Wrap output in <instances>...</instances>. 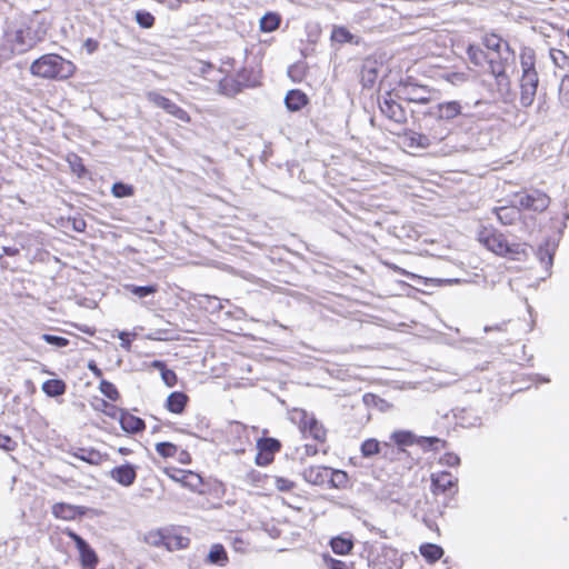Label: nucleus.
Here are the masks:
<instances>
[{
    "instance_id": "1",
    "label": "nucleus",
    "mask_w": 569,
    "mask_h": 569,
    "mask_svg": "<svg viewBox=\"0 0 569 569\" xmlns=\"http://www.w3.org/2000/svg\"><path fill=\"white\" fill-rule=\"evenodd\" d=\"M478 240L491 252L510 260L523 261L529 256L530 247L527 243L508 242L501 232L492 228H481L478 231Z\"/></svg>"
},
{
    "instance_id": "2",
    "label": "nucleus",
    "mask_w": 569,
    "mask_h": 569,
    "mask_svg": "<svg viewBox=\"0 0 569 569\" xmlns=\"http://www.w3.org/2000/svg\"><path fill=\"white\" fill-rule=\"evenodd\" d=\"M74 72V63L56 53L43 54L30 66V73L32 76L49 80H67Z\"/></svg>"
},
{
    "instance_id": "3",
    "label": "nucleus",
    "mask_w": 569,
    "mask_h": 569,
    "mask_svg": "<svg viewBox=\"0 0 569 569\" xmlns=\"http://www.w3.org/2000/svg\"><path fill=\"white\" fill-rule=\"evenodd\" d=\"M368 559L378 569H400L402 565L398 550L385 543L372 546Z\"/></svg>"
},
{
    "instance_id": "4",
    "label": "nucleus",
    "mask_w": 569,
    "mask_h": 569,
    "mask_svg": "<svg viewBox=\"0 0 569 569\" xmlns=\"http://www.w3.org/2000/svg\"><path fill=\"white\" fill-rule=\"evenodd\" d=\"M292 420L298 425L303 437H311L319 442H323L326 440V429L316 419L313 413H309L303 409H296L292 412Z\"/></svg>"
},
{
    "instance_id": "5",
    "label": "nucleus",
    "mask_w": 569,
    "mask_h": 569,
    "mask_svg": "<svg viewBox=\"0 0 569 569\" xmlns=\"http://www.w3.org/2000/svg\"><path fill=\"white\" fill-rule=\"evenodd\" d=\"M513 202L520 210L543 212L550 204V198L540 190H531L530 192H517Z\"/></svg>"
},
{
    "instance_id": "6",
    "label": "nucleus",
    "mask_w": 569,
    "mask_h": 569,
    "mask_svg": "<svg viewBox=\"0 0 569 569\" xmlns=\"http://www.w3.org/2000/svg\"><path fill=\"white\" fill-rule=\"evenodd\" d=\"M232 59H228L222 63V67L219 70L220 72L226 73V76L219 79L218 90L221 94L227 97L236 96L241 91L242 88V83L239 80L228 76L232 69Z\"/></svg>"
},
{
    "instance_id": "7",
    "label": "nucleus",
    "mask_w": 569,
    "mask_h": 569,
    "mask_svg": "<svg viewBox=\"0 0 569 569\" xmlns=\"http://www.w3.org/2000/svg\"><path fill=\"white\" fill-rule=\"evenodd\" d=\"M400 98L420 104H426L431 101L432 91L426 86L407 83L400 90Z\"/></svg>"
},
{
    "instance_id": "8",
    "label": "nucleus",
    "mask_w": 569,
    "mask_h": 569,
    "mask_svg": "<svg viewBox=\"0 0 569 569\" xmlns=\"http://www.w3.org/2000/svg\"><path fill=\"white\" fill-rule=\"evenodd\" d=\"M429 114L447 122L462 114V106L457 100L443 101L432 107Z\"/></svg>"
},
{
    "instance_id": "9",
    "label": "nucleus",
    "mask_w": 569,
    "mask_h": 569,
    "mask_svg": "<svg viewBox=\"0 0 569 569\" xmlns=\"http://www.w3.org/2000/svg\"><path fill=\"white\" fill-rule=\"evenodd\" d=\"M380 111L390 120L397 123H405L407 121V114L401 104L391 98H383L379 102Z\"/></svg>"
},
{
    "instance_id": "10",
    "label": "nucleus",
    "mask_w": 569,
    "mask_h": 569,
    "mask_svg": "<svg viewBox=\"0 0 569 569\" xmlns=\"http://www.w3.org/2000/svg\"><path fill=\"white\" fill-rule=\"evenodd\" d=\"M8 41L12 43L14 50L23 52L33 44L30 31L24 28H18L7 31Z\"/></svg>"
},
{
    "instance_id": "11",
    "label": "nucleus",
    "mask_w": 569,
    "mask_h": 569,
    "mask_svg": "<svg viewBox=\"0 0 569 569\" xmlns=\"http://www.w3.org/2000/svg\"><path fill=\"white\" fill-rule=\"evenodd\" d=\"M110 478L123 487H130L137 478L136 467L130 463L114 467L110 471Z\"/></svg>"
},
{
    "instance_id": "12",
    "label": "nucleus",
    "mask_w": 569,
    "mask_h": 569,
    "mask_svg": "<svg viewBox=\"0 0 569 569\" xmlns=\"http://www.w3.org/2000/svg\"><path fill=\"white\" fill-rule=\"evenodd\" d=\"M427 133L435 146L449 138L451 131L445 121L433 117V119L427 126Z\"/></svg>"
},
{
    "instance_id": "13",
    "label": "nucleus",
    "mask_w": 569,
    "mask_h": 569,
    "mask_svg": "<svg viewBox=\"0 0 569 569\" xmlns=\"http://www.w3.org/2000/svg\"><path fill=\"white\" fill-rule=\"evenodd\" d=\"M457 478L448 471L433 472L431 475V487L435 493H446L456 487Z\"/></svg>"
},
{
    "instance_id": "14",
    "label": "nucleus",
    "mask_w": 569,
    "mask_h": 569,
    "mask_svg": "<svg viewBox=\"0 0 569 569\" xmlns=\"http://www.w3.org/2000/svg\"><path fill=\"white\" fill-rule=\"evenodd\" d=\"M330 468L323 466H312L302 471L303 479L313 486H323L328 482Z\"/></svg>"
},
{
    "instance_id": "15",
    "label": "nucleus",
    "mask_w": 569,
    "mask_h": 569,
    "mask_svg": "<svg viewBox=\"0 0 569 569\" xmlns=\"http://www.w3.org/2000/svg\"><path fill=\"white\" fill-rule=\"evenodd\" d=\"M119 422L121 428L129 433H137L144 429V421L127 411L120 410Z\"/></svg>"
},
{
    "instance_id": "16",
    "label": "nucleus",
    "mask_w": 569,
    "mask_h": 569,
    "mask_svg": "<svg viewBox=\"0 0 569 569\" xmlns=\"http://www.w3.org/2000/svg\"><path fill=\"white\" fill-rule=\"evenodd\" d=\"M498 220L506 226L513 224L520 218V208L513 202L512 206L495 208Z\"/></svg>"
},
{
    "instance_id": "17",
    "label": "nucleus",
    "mask_w": 569,
    "mask_h": 569,
    "mask_svg": "<svg viewBox=\"0 0 569 569\" xmlns=\"http://www.w3.org/2000/svg\"><path fill=\"white\" fill-rule=\"evenodd\" d=\"M52 515L63 520H73L78 515H83L80 507H76L64 502H58L52 506Z\"/></svg>"
},
{
    "instance_id": "18",
    "label": "nucleus",
    "mask_w": 569,
    "mask_h": 569,
    "mask_svg": "<svg viewBox=\"0 0 569 569\" xmlns=\"http://www.w3.org/2000/svg\"><path fill=\"white\" fill-rule=\"evenodd\" d=\"M171 478L192 490H197L202 485L201 477L192 471L179 470L171 475Z\"/></svg>"
},
{
    "instance_id": "19",
    "label": "nucleus",
    "mask_w": 569,
    "mask_h": 569,
    "mask_svg": "<svg viewBox=\"0 0 569 569\" xmlns=\"http://www.w3.org/2000/svg\"><path fill=\"white\" fill-rule=\"evenodd\" d=\"M188 402V396L180 391L171 392L166 401V408L172 413H182Z\"/></svg>"
},
{
    "instance_id": "20",
    "label": "nucleus",
    "mask_w": 569,
    "mask_h": 569,
    "mask_svg": "<svg viewBox=\"0 0 569 569\" xmlns=\"http://www.w3.org/2000/svg\"><path fill=\"white\" fill-rule=\"evenodd\" d=\"M307 96L300 90H290L284 98L286 107L290 111H299L307 104Z\"/></svg>"
},
{
    "instance_id": "21",
    "label": "nucleus",
    "mask_w": 569,
    "mask_h": 569,
    "mask_svg": "<svg viewBox=\"0 0 569 569\" xmlns=\"http://www.w3.org/2000/svg\"><path fill=\"white\" fill-rule=\"evenodd\" d=\"M407 139H408V147H410V148L428 149L433 146V143L431 142L427 132L421 133V132L411 131L408 134Z\"/></svg>"
},
{
    "instance_id": "22",
    "label": "nucleus",
    "mask_w": 569,
    "mask_h": 569,
    "mask_svg": "<svg viewBox=\"0 0 569 569\" xmlns=\"http://www.w3.org/2000/svg\"><path fill=\"white\" fill-rule=\"evenodd\" d=\"M420 553L428 562L433 563L443 556V549L435 543H425L420 546Z\"/></svg>"
},
{
    "instance_id": "23",
    "label": "nucleus",
    "mask_w": 569,
    "mask_h": 569,
    "mask_svg": "<svg viewBox=\"0 0 569 569\" xmlns=\"http://www.w3.org/2000/svg\"><path fill=\"white\" fill-rule=\"evenodd\" d=\"M66 383L60 379H49L42 383V391L49 397H58L66 392Z\"/></svg>"
},
{
    "instance_id": "24",
    "label": "nucleus",
    "mask_w": 569,
    "mask_h": 569,
    "mask_svg": "<svg viewBox=\"0 0 569 569\" xmlns=\"http://www.w3.org/2000/svg\"><path fill=\"white\" fill-rule=\"evenodd\" d=\"M208 561L210 563L226 566L228 562V555L224 547L220 543H214L209 551Z\"/></svg>"
},
{
    "instance_id": "25",
    "label": "nucleus",
    "mask_w": 569,
    "mask_h": 569,
    "mask_svg": "<svg viewBox=\"0 0 569 569\" xmlns=\"http://www.w3.org/2000/svg\"><path fill=\"white\" fill-rule=\"evenodd\" d=\"M331 549L337 555H347L351 551L353 542L349 538L335 537L330 541Z\"/></svg>"
},
{
    "instance_id": "26",
    "label": "nucleus",
    "mask_w": 569,
    "mask_h": 569,
    "mask_svg": "<svg viewBox=\"0 0 569 569\" xmlns=\"http://www.w3.org/2000/svg\"><path fill=\"white\" fill-rule=\"evenodd\" d=\"M124 289L138 298H146L150 295H153L158 291L157 284L150 286H136V284H126Z\"/></svg>"
},
{
    "instance_id": "27",
    "label": "nucleus",
    "mask_w": 569,
    "mask_h": 569,
    "mask_svg": "<svg viewBox=\"0 0 569 569\" xmlns=\"http://www.w3.org/2000/svg\"><path fill=\"white\" fill-rule=\"evenodd\" d=\"M280 24V17L277 13H266L260 19V29L263 32H271L274 31Z\"/></svg>"
},
{
    "instance_id": "28",
    "label": "nucleus",
    "mask_w": 569,
    "mask_h": 569,
    "mask_svg": "<svg viewBox=\"0 0 569 569\" xmlns=\"http://www.w3.org/2000/svg\"><path fill=\"white\" fill-rule=\"evenodd\" d=\"M483 44L489 50L500 53L501 48L505 47L507 50L509 49V46L506 41H503L499 36L497 34H487L483 38Z\"/></svg>"
},
{
    "instance_id": "29",
    "label": "nucleus",
    "mask_w": 569,
    "mask_h": 569,
    "mask_svg": "<svg viewBox=\"0 0 569 569\" xmlns=\"http://www.w3.org/2000/svg\"><path fill=\"white\" fill-rule=\"evenodd\" d=\"M73 456L82 461H86L90 465H99L101 461V455L99 451L92 449L81 448Z\"/></svg>"
},
{
    "instance_id": "30",
    "label": "nucleus",
    "mask_w": 569,
    "mask_h": 569,
    "mask_svg": "<svg viewBox=\"0 0 569 569\" xmlns=\"http://www.w3.org/2000/svg\"><path fill=\"white\" fill-rule=\"evenodd\" d=\"M347 482H348L347 472H345L342 470H333L330 468V476H329V480L327 483L331 488H337V489L345 488Z\"/></svg>"
},
{
    "instance_id": "31",
    "label": "nucleus",
    "mask_w": 569,
    "mask_h": 569,
    "mask_svg": "<svg viewBox=\"0 0 569 569\" xmlns=\"http://www.w3.org/2000/svg\"><path fill=\"white\" fill-rule=\"evenodd\" d=\"M80 553L81 562L86 568H93L98 562V557L94 550L89 546L78 550Z\"/></svg>"
},
{
    "instance_id": "32",
    "label": "nucleus",
    "mask_w": 569,
    "mask_h": 569,
    "mask_svg": "<svg viewBox=\"0 0 569 569\" xmlns=\"http://www.w3.org/2000/svg\"><path fill=\"white\" fill-rule=\"evenodd\" d=\"M280 442L274 438H261L257 441V448L260 451L268 452L270 455H274V452L280 450Z\"/></svg>"
},
{
    "instance_id": "33",
    "label": "nucleus",
    "mask_w": 569,
    "mask_h": 569,
    "mask_svg": "<svg viewBox=\"0 0 569 569\" xmlns=\"http://www.w3.org/2000/svg\"><path fill=\"white\" fill-rule=\"evenodd\" d=\"M550 58L557 68L569 72V54L559 49H550Z\"/></svg>"
},
{
    "instance_id": "34",
    "label": "nucleus",
    "mask_w": 569,
    "mask_h": 569,
    "mask_svg": "<svg viewBox=\"0 0 569 569\" xmlns=\"http://www.w3.org/2000/svg\"><path fill=\"white\" fill-rule=\"evenodd\" d=\"M163 110L180 121H183V122L190 121V117L187 113V111L183 110L182 108H180L174 102H172L170 99L167 101V104Z\"/></svg>"
},
{
    "instance_id": "35",
    "label": "nucleus",
    "mask_w": 569,
    "mask_h": 569,
    "mask_svg": "<svg viewBox=\"0 0 569 569\" xmlns=\"http://www.w3.org/2000/svg\"><path fill=\"white\" fill-rule=\"evenodd\" d=\"M520 64L523 72H535V52L532 49H525L520 56Z\"/></svg>"
},
{
    "instance_id": "36",
    "label": "nucleus",
    "mask_w": 569,
    "mask_h": 569,
    "mask_svg": "<svg viewBox=\"0 0 569 569\" xmlns=\"http://www.w3.org/2000/svg\"><path fill=\"white\" fill-rule=\"evenodd\" d=\"M188 545H189V539L187 537H182V536L169 535V536H167V539L164 541V547L168 550L183 549V548L188 547Z\"/></svg>"
},
{
    "instance_id": "37",
    "label": "nucleus",
    "mask_w": 569,
    "mask_h": 569,
    "mask_svg": "<svg viewBox=\"0 0 569 569\" xmlns=\"http://www.w3.org/2000/svg\"><path fill=\"white\" fill-rule=\"evenodd\" d=\"M134 19H136V22L141 28L148 29L154 24V17L149 11H146V10L136 11Z\"/></svg>"
},
{
    "instance_id": "38",
    "label": "nucleus",
    "mask_w": 569,
    "mask_h": 569,
    "mask_svg": "<svg viewBox=\"0 0 569 569\" xmlns=\"http://www.w3.org/2000/svg\"><path fill=\"white\" fill-rule=\"evenodd\" d=\"M100 392L112 401H117L119 399V392L116 386L107 380H101L99 383Z\"/></svg>"
},
{
    "instance_id": "39",
    "label": "nucleus",
    "mask_w": 569,
    "mask_h": 569,
    "mask_svg": "<svg viewBox=\"0 0 569 569\" xmlns=\"http://www.w3.org/2000/svg\"><path fill=\"white\" fill-rule=\"evenodd\" d=\"M156 451L162 458H172L178 452V447L171 442H159L156 445Z\"/></svg>"
},
{
    "instance_id": "40",
    "label": "nucleus",
    "mask_w": 569,
    "mask_h": 569,
    "mask_svg": "<svg viewBox=\"0 0 569 569\" xmlns=\"http://www.w3.org/2000/svg\"><path fill=\"white\" fill-rule=\"evenodd\" d=\"M537 93V88L533 87H521L520 103L522 107H530Z\"/></svg>"
},
{
    "instance_id": "41",
    "label": "nucleus",
    "mask_w": 569,
    "mask_h": 569,
    "mask_svg": "<svg viewBox=\"0 0 569 569\" xmlns=\"http://www.w3.org/2000/svg\"><path fill=\"white\" fill-rule=\"evenodd\" d=\"M391 439L399 446H410L415 442V436L409 431H396Z\"/></svg>"
},
{
    "instance_id": "42",
    "label": "nucleus",
    "mask_w": 569,
    "mask_h": 569,
    "mask_svg": "<svg viewBox=\"0 0 569 569\" xmlns=\"http://www.w3.org/2000/svg\"><path fill=\"white\" fill-rule=\"evenodd\" d=\"M468 57L470 61L475 66H481L482 62L486 60L485 52L478 47V46H469L467 50Z\"/></svg>"
},
{
    "instance_id": "43",
    "label": "nucleus",
    "mask_w": 569,
    "mask_h": 569,
    "mask_svg": "<svg viewBox=\"0 0 569 569\" xmlns=\"http://www.w3.org/2000/svg\"><path fill=\"white\" fill-rule=\"evenodd\" d=\"M380 445L376 439H368L361 445V452L365 457H371L378 453Z\"/></svg>"
},
{
    "instance_id": "44",
    "label": "nucleus",
    "mask_w": 569,
    "mask_h": 569,
    "mask_svg": "<svg viewBox=\"0 0 569 569\" xmlns=\"http://www.w3.org/2000/svg\"><path fill=\"white\" fill-rule=\"evenodd\" d=\"M112 194L116 198H123V197H130L133 194V189L131 186L122 183V182H116L112 186Z\"/></svg>"
},
{
    "instance_id": "45",
    "label": "nucleus",
    "mask_w": 569,
    "mask_h": 569,
    "mask_svg": "<svg viewBox=\"0 0 569 569\" xmlns=\"http://www.w3.org/2000/svg\"><path fill=\"white\" fill-rule=\"evenodd\" d=\"M147 100L157 108L164 109L168 98L160 94L158 91H148L146 93Z\"/></svg>"
},
{
    "instance_id": "46",
    "label": "nucleus",
    "mask_w": 569,
    "mask_h": 569,
    "mask_svg": "<svg viewBox=\"0 0 569 569\" xmlns=\"http://www.w3.org/2000/svg\"><path fill=\"white\" fill-rule=\"evenodd\" d=\"M274 487L282 492H289L295 489L296 483L284 477H273Z\"/></svg>"
},
{
    "instance_id": "47",
    "label": "nucleus",
    "mask_w": 569,
    "mask_h": 569,
    "mask_svg": "<svg viewBox=\"0 0 569 569\" xmlns=\"http://www.w3.org/2000/svg\"><path fill=\"white\" fill-rule=\"evenodd\" d=\"M537 257L538 259L540 260V262L546 267H550L552 264V257H553V253L552 251L549 249L548 244L545 246V247H539L538 251H537Z\"/></svg>"
},
{
    "instance_id": "48",
    "label": "nucleus",
    "mask_w": 569,
    "mask_h": 569,
    "mask_svg": "<svg viewBox=\"0 0 569 569\" xmlns=\"http://www.w3.org/2000/svg\"><path fill=\"white\" fill-rule=\"evenodd\" d=\"M538 72H523L521 77V83L520 87H533L538 88Z\"/></svg>"
},
{
    "instance_id": "49",
    "label": "nucleus",
    "mask_w": 569,
    "mask_h": 569,
    "mask_svg": "<svg viewBox=\"0 0 569 569\" xmlns=\"http://www.w3.org/2000/svg\"><path fill=\"white\" fill-rule=\"evenodd\" d=\"M47 343L62 348L69 345V340L64 337L44 333L41 337Z\"/></svg>"
},
{
    "instance_id": "50",
    "label": "nucleus",
    "mask_w": 569,
    "mask_h": 569,
    "mask_svg": "<svg viewBox=\"0 0 569 569\" xmlns=\"http://www.w3.org/2000/svg\"><path fill=\"white\" fill-rule=\"evenodd\" d=\"M445 79L453 86H461L468 81V74L466 72H449Z\"/></svg>"
},
{
    "instance_id": "51",
    "label": "nucleus",
    "mask_w": 569,
    "mask_h": 569,
    "mask_svg": "<svg viewBox=\"0 0 569 569\" xmlns=\"http://www.w3.org/2000/svg\"><path fill=\"white\" fill-rule=\"evenodd\" d=\"M419 443L423 448H428V449H432V450H438L439 447H443V445H445V442L442 440H440L439 438H436V437L421 438V440H419Z\"/></svg>"
},
{
    "instance_id": "52",
    "label": "nucleus",
    "mask_w": 569,
    "mask_h": 569,
    "mask_svg": "<svg viewBox=\"0 0 569 569\" xmlns=\"http://www.w3.org/2000/svg\"><path fill=\"white\" fill-rule=\"evenodd\" d=\"M351 38V33L345 28H337L332 32V39L338 42H348Z\"/></svg>"
},
{
    "instance_id": "53",
    "label": "nucleus",
    "mask_w": 569,
    "mask_h": 569,
    "mask_svg": "<svg viewBox=\"0 0 569 569\" xmlns=\"http://www.w3.org/2000/svg\"><path fill=\"white\" fill-rule=\"evenodd\" d=\"M160 373L166 386L173 387L177 383V375L173 370L166 368Z\"/></svg>"
},
{
    "instance_id": "54",
    "label": "nucleus",
    "mask_w": 569,
    "mask_h": 569,
    "mask_svg": "<svg viewBox=\"0 0 569 569\" xmlns=\"http://www.w3.org/2000/svg\"><path fill=\"white\" fill-rule=\"evenodd\" d=\"M17 447V442L9 436L0 432V448L6 451H12Z\"/></svg>"
},
{
    "instance_id": "55",
    "label": "nucleus",
    "mask_w": 569,
    "mask_h": 569,
    "mask_svg": "<svg viewBox=\"0 0 569 569\" xmlns=\"http://www.w3.org/2000/svg\"><path fill=\"white\" fill-rule=\"evenodd\" d=\"M491 73L496 77H502L506 73L505 67L500 62L493 61V59H489Z\"/></svg>"
},
{
    "instance_id": "56",
    "label": "nucleus",
    "mask_w": 569,
    "mask_h": 569,
    "mask_svg": "<svg viewBox=\"0 0 569 569\" xmlns=\"http://www.w3.org/2000/svg\"><path fill=\"white\" fill-rule=\"evenodd\" d=\"M272 460H273V456L272 455H270L268 452L260 451V450H259V452H258V455L256 457V463L258 466H267Z\"/></svg>"
},
{
    "instance_id": "57",
    "label": "nucleus",
    "mask_w": 569,
    "mask_h": 569,
    "mask_svg": "<svg viewBox=\"0 0 569 569\" xmlns=\"http://www.w3.org/2000/svg\"><path fill=\"white\" fill-rule=\"evenodd\" d=\"M166 539L167 536L162 535L161 532H151L149 535L148 541L154 546H164Z\"/></svg>"
},
{
    "instance_id": "58",
    "label": "nucleus",
    "mask_w": 569,
    "mask_h": 569,
    "mask_svg": "<svg viewBox=\"0 0 569 569\" xmlns=\"http://www.w3.org/2000/svg\"><path fill=\"white\" fill-rule=\"evenodd\" d=\"M440 461L449 467H456L460 463V458L455 453H446Z\"/></svg>"
},
{
    "instance_id": "59",
    "label": "nucleus",
    "mask_w": 569,
    "mask_h": 569,
    "mask_svg": "<svg viewBox=\"0 0 569 569\" xmlns=\"http://www.w3.org/2000/svg\"><path fill=\"white\" fill-rule=\"evenodd\" d=\"M327 566L330 569H350L346 562L335 559V558H325Z\"/></svg>"
},
{
    "instance_id": "60",
    "label": "nucleus",
    "mask_w": 569,
    "mask_h": 569,
    "mask_svg": "<svg viewBox=\"0 0 569 569\" xmlns=\"http://www.w3.org/2000/svg\"><path fill=\"white\" fill-rule=\"evenodd\" d=\"M68 536L74 541L77 549H81L87 546V541L73 531H69Z\"/></svg>"
},
{
    "instance_id": "61",
    "label": "nucleus",
    "mask_w": 569,
    "mask_h": 569,
    "mask_svg": "<svg viewBox=\"0 0 569 569\" xmlns=\"http://www.w3.org/2000/svg\"><path fill=\"white\" fill-rule=\"evenodd\" d=\"M98 47H99L98 41H96L91 38L86 39V41L83 42V48L90 54L93 53L98 49Z\"/></svg>"
},
{
    "instance_id": "62",
    "label": "nucleus",
    "mask_w": 569,
    "mask_h": 569,
    "mask_svg": "<svg viewBox=\"0 0 569 569\" xmlns=\"http://www.w3.org/2000/svg\"><path fill=\"white\" fill-rule=\"evenodd\" d=\"M118 337L121 340V347L129 350L130 345H131V339H130L131 335L129 332L122 331L119 333Z\"/></svg>"
},
{
    "instance_id": "63",
    "label": "nucleus",
    "mask_w": 569,
    "mask_h": 569,
    "mask_svg": "<svg viewBox=\"0 0 569 569\" xmlns=\"http://www.w3.org/2000/svg\"><path fill=\"white\" fill-rule=\"evenodd\" d=\"M71 167L73 172L78 173V176H81L86 171L78 158H74V162H71Z\"/></svg>"
},
{
    "instance_id": "64",
    "label": "nucleus",
    "mask_w": 569,
    "mask_h": 569,
    "mask_svg": "<svg viewBox=\"0 0 569 569\" xmlns=\"http://www.w3.org/2000/svg\"><path fill=\"white\" fill-rule=\"evenodd\" d=\"M73 229L78 232H83L86 229V221L83 219H74Z\"/></svg>"
}]
</instances>
